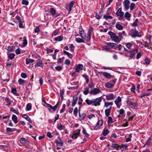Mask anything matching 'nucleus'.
<instances>
[{"mask_svg":"<svg viewBox=\"0 0 152 152\" xmlns=\"http://www.w3.org/2000/svg\"><path fill=\"white\" fill-rule=\"evenodd\" d=\"M118 48V45L114 43L108 42L106 46H104L103 48L107 51H108L111 49H116Z\"/></svg>","mask_w":152,"mask_h":152,"instance_id":"f257e3e1","label":"nucleus"},{"mask_svg":"<svg viewBox=\"0 0 152 152\" xmlns=\"http://www.w3.org/2000/svg\"><path fill=\"white\" fill-rule=\"evenodd\" d=\"M108 34L110 36V38L112 40L116 43H119L121 40V39L116 34L111 31H110L108 33Z\"/></svg>","mask_w":152,"mask_h":152,"instance_id":"f03ea898","label":"nucleus"},{"mask_svg":"<svg viewBox=\"0 0 152 152\" xmlns=\"http://www.w3.org/2000/svg\"><path fill=\"white\" fill-rule=\"evenodd\" d=\"M125 51L127 52L126 53V55L130 58H133L135 54L138 52L137 49H135L131 50L129 51L127 49L124 47Z\"/></svg>","mask_w":152,"mask_h":152,"instance_id":"7ed1b4c3","label":"nucleus"},{"mask_svg":"<svg viewBox=\"0 0 152 152\" xmlns=\"http://www.w3.org/2000/svg\"><path fill=\"white\" fill-rule=\"evenodd\" d=\"M130 34V35L132 37L134 38H135L137 37H142V35L139 32L134 29H131Z\"/></svg>","mask_w":152,"mask_h":152,"instance_id":"20e7f679","label":"nucleus"},{"mask_svg":"<svg viewBox=\"0 0 152 152\" xmlns=\"http://www.w3.org/2000/svg\"><path fill=\"white\" fill-rule=\"evenodd\" d=\"M116 14L117 16H119L118 20H121L123 19V17L124 15V13L122 12V9L119 8L116 11Z\"/></svg>","mask_w":152,"mask_h":152,"instance_id":"39448f33","label":"nucleus"},{"mask_svg":"<svg viewBox=\"0 0 152 152\" xmlns=\"http://www.w3.org/2000/svg\"><path fill=\"white\" fill-rule=\"evenodd\" d=\"M101 92V91L99 88H95L90 91V93L93 95H96Z\"/></svg>","mask_w":152,"mask_h":152,"instance_id":"423d86ee","label":"nucleus"},{"mask_svg":"<svg viewBox=\"0 0 152 152\" xmlns=\"http://www.w3.org/2000/svg\"><path fill=\"white\" fill-rule=\"evenodd\" d=\"M103 124V120H99L96 124L94 128V130H97L100 129Z\"/></svg>","mask_w":152,"mask_h":152,"instance_id":"0eeeda50","label":"nucleus"},{"mask_svg":"<svg viewBox=\"0 0 152 152\" xmlns=\"http://www.w3.org/2000/svg\"><path fill=\"white\" fill-rule=\"evenodd\" d=\"M80 131V129H77L74 131L72 134V138L73 139L77 138L79 135Z\"/></svg>","mask_w":152,"mask_h":152,"instance_id":"6e6552de","label":"nucleus"},{"mask_svg":"<svg viewBox=\"0 0 152 152\" xmlns=\"http://www.w3.org/2000/svg\"><path fill=\"white\" fill-rule=\"evenodd\" d=\"M127 103L130 105L132 109L136 108L137 106V103L132 102L129 99L127 101Z\"/></svg>","mask_w":152,"mask_h":152,"instance_id":"1a4fd4ad","label":"nucleus"},{"mask_svg":"<svg viewBox=\"0 0 152 152\" xmlns=\"http://www.w3.org/2000/svg\"><path fill=\"white\" fill-rule=\"evenodd\" d=\"M130 1L129 0H124L123 2V4L125 9L127 10L129 8Z\"/></svg>","mask_w":152,"mask_h":152,"instance_id":"9d476101","label":"nucleus"},{"mask_svg":"<svg viewBox=\"0 0 152 152\" xmlns=\"http://www.w3.org/2000/svg\"><path fill=\"white\" fill-rule=\"evenodd\" d=\"M102 99L101 97H99L96 98L95 100L93 101V103L94 105L96 106L97 105H99L100 104V102H101Z\"/></svg>","mask_w":152,"mask_h":152,"instance_id":"9b49d317","label":"nucleus"},{"mask_svg":"<svg viewBox=\"0 0 152 152\" xmlns=\"http://www.w3.org/2000/svg\"><path fill=\"white\" fill-rule=\"evenodd\" d=\"M75 2L73 1H71L69 4V5L66 7V9L70 12L72 10V8L73 7Z\"/></svg>","mask_w":152,"mask_h":152,"instance_id":"f8f14e48","label":"nucleus"},{"mask_svg":"<svg viewBox=\"0 0 152 152\" xmlns=\"http://www.w3.org/2000/svg\"><path fill=\"white\" fill-rule=\"evenodd\" d=\"M79 31L80 34L81 38L83 39H85L86 38V34L84 32L83 28H81L80 29V28Z\"/></svg>","mask_w":152,"mask_h":152,"instance_id":"ddd939ff","label":"nucleus"},{"mask_svg":"<svg viewBox=\"0 0 152 152\" xmlns=\"http://www.w3.org/2000/svg\"><path fill=\"white\" fill-rule=\"evenodd\" d=\"M36 64H37L35 65V67H37L38 66L42 67L43 66L42 61L40 59H39L37 60Z\"/></svg>","mask_w":152,"mask_h":152,"instance_id":"4468645a","label":"nucleus"},{"mask_svg":"<svg viewBox=\"0 0 152 152\" xmlns=\"http://www.w3.org/2000/svg\"><path fill=\"white\" fill-rule=\"evenodd\" d=\"M83 65L81 64H79L76 66L75 68V71L77 72H79L80 71L83 69Z\"/></svg>","mask_w":152,"mask_h":152,"instance_id":"2eb2a0df","label":"nucleus"},{"mask_svg":"<svg viewBox=\"0 0 152 152\" xmlns=\"http://www.w3.org/2000/svg\"><path fill=\"white\" fill-rule=\"evenodd\" d=\"M121 97L120 96H118L115 100V104L117 106V107L119 108L120 107L121 105H119L118 103L121 102Z\"/></svg>","mask_w":152,"mask_h":152,"instance_id":"dca6fc26","label":"nucleus"},{"mask_svg":"<svg viewBox=\"0 0 152 152\" xmlns=\"http://www.w3.org/2000/svg\"><path fill=\"white\" fill-rule=\"evenodd\" d=\"M92 28L91 26L88 30L87 38V41H89L90 40L91 35V31L92 29Z\"/></svg>","mask_w":152,"mask_h":152,"instance_id":"f3484780","label":"nucleus"},{"mask_svg":"<svg viewBox=\"0 0 152 152\" xmlns=\"http://www.w3.org/2000/svg\"><path fill=\"white\" fill-rule=\"evenodd\" d=\"M106 99L107 100H113L114 99L115 97L113 94H110L108 95H106Z\"/></svg>","mask_w":152,"mask_h":152,"instance_id":"a211bd4d","label":"nucleus"},{"mask_svg":"<svg viewBox=\"0 0 152 152\" xmlns=\"http://www.w3.org/2000/svg\"><path fill=\"white\" fill-rule=\"evenodd\" d=\"M103 75L106 78L109 79H110V77L113 78L115 77L114 76H112L110 73L106 72H103Z\"/></svg>","mask_w":152,"mask_h":152,"instance_id":"6ab92c4d","label":"nucleus"},{"mask_svg":"<svg viewBox=\"0 0 152 152\" xmlns=\"http://www.w3.org/2000/svg\"><path fill=\"white\" fill-rule=\"evenodd\" d=\"M114 86V84H113V83H110V81L108 82H107L105 84V86L106 88H111L113 87Z\"/></svg>","mask_w":152,"mask_h":152,"instance_id":"aec40b11","label":"nucleus"},{"mask_svg":"<svg viewBox=\"0 0 152 152\" xmlns=\"http://www.w3.org/2000/svg\"><path fill=\"white\" fill-rule=\"evenodd\" d=\"M47 105L49 107L48 108V109L49 111H51L50 109H51L53 110V111H54L56 109L55 106H53L49 104H47Z\"/></svg>","mask_w":152,"mask_h":152,"instance_id":"412c9836","label":"nucleus"},{"mask_svg":"<svg viewBox=\"0 0 152 152\" xmlns=\"http://www.w3.org/2000/svg\"><path fill=\"white\" fill-rule=\"evenodd\" d=\"M63 39V37L61 35L54 38L53 39V41L60 42Z\"/></svg>","mask_w":152,"mask_h":152,"instance_id":"4be33fe9","label":"nucleus"},{"mask_svg":"<svg viewBox=\"0 0 152 152\" xmlns=\"http://www.w3.org/2000/svg\"><path fill=\"white\" fill-rule=\"evenodd\" d=\"M112 109V107H111L110 108L107 109L105 110V115L106 116H108L109 115L110 113L111 112V111Z\"/></svg>","mask_w":152,"mask_h":152,"instance_id":"5701e85b","label":"nucleus"},{"mask_svg":"<svg viewBox=\"0 0 152 152\" xmlns=\"http://www.w3.org/2000/svg\"><path fill=\"white\" fill-rule=\"evenodd\" d=\"M22 116L23 118H25L30 123L32 121L31 119L29 118L28 115L26 114H23Z\"/></svg>","mask_w":152,"mask_h":152,"instance_id":"b1692460","label":"nucleus"},{"mask_svg":"<svg viewBox=\"0 0 152 152\" xmlns=\"http://www.w3.org/2000/svg\"><path fill=\"white\" fill-rule=\"evenodd\" d=\"M115 27L117 29L119 30H121L123 28V26L118 23H117L116 24Z\"/></svg>","mask_w":152,"mask_h":152,"instance_id":"393cba45","label":"nucleus"},{"mask_svg":"<svg viewBox=\"0 0 152 152\" xmlns=\"http://www.w3.org/2000/svg\"><path fill=\"white\" fill-rule=\"evenodd\" d=\"M63 53L64 55H67L69 58H72L73 56L72 54L69 53L68 52H67L64 50L63 51Z\"/></svg>","mask_w":152,"mask_h":152,"instance_id":"a878e982","label":"nucleus"},{"mask_svg":"<svg viewBox=\"0 0 152 152\" xmlns=\"http://www.w3.org/2000/svg\"><path fill=\"white\" fill-rule=\"evenodd\" d=\"M12 119L15 124H17L18 122L17 117L15 115H13L12 117Z\"/></svg>","mask_w":152,"mask_h":152,"instance_id":"bb28decb","label":"nucleus"},{"mask_svg":"<svg viewBox=\"0 0 152 152\" xmlns=\"http://www.w3.org/2000/svg\"><path fill=\"white\" fill-rule=\"evenodd\" d=\"M34 61V60L31 59H28L27 58L26 59V64L27 65L28 64L30 63H33Z\"/></svg>","mask_w":152,"mask_h":152,"instance_id":"cd10ccee","label":"nucleus"},{"mask_svg":"<svg viewBox=\"0 0 152 152\" xmlns=\"http://www.w3.org/2000/svg\"><path fill=\"white\" fill-rule=\"evenodd\" d=\"M78 99L77 97H74L73 98V102L72 104V106L74 107L77 103V100Z\"/></svg>","mask_w":152,"mask_h":152,"instance_id":"c85d7f7f","label":"nucleus"},{"mask_svg":"<svg viewBox=\"0 0 152 152\" xmlns=\"http://www.w3.org/2000/svg\"><path fill=\"white\" fill-rule=\"evenodd\" d=\"M50 13L52 16H54L56 14V11L53 8H51L50 9Z\"/></svg>","mask_w":152,"mask_h":152,"instance_id":"c756f323","label":"nucleus"},{"mask_svg":"<svg viewBox=\"0 0 152 152\" xmlns=\"http://www.w3.org/2000/svg\"><path fill=\"white\" fill-rule=\"evenodd\" d=\"M151 93H145L142 94L141 95H140L139 97L141 98L146 96H149L151 95Z\"/></svg>","mask_w":152,"mask_h":152,"instance_id":"7c9ffc66","label":"nucleus"},{"mask_svg":"<svg viewBox=\"0 0 152 152\" xmlns=\"http://www.w3.org/2000/svg\"><path fill=\"white\" fill-rule=\"evenodd\" d=\"M27 141V140L23 137L21 138L20 140V142L22 144H25Z\"/></svg>","mask_w":152,"mask_h":152,"instance_id":"2f4dec72","label":"nucleus"},{"mask_svg":"<svg viewBox=\"0 0 152 152\" xmlns=\"http://www.w3.org/2000/svg\"><path fill=\"white\" fill-rule=\"evenodd\" d=\"M80 107L79 108V115L80 117V118L82 119H83L85 117H86V114L84 113H83L82 114H81L80 113Z\"/></svg>","mask_w":152,"mask_h":152,"instance_id":"473e14b6","label":"nucleus"},{"mask_svg":"<svg viewBox=\"0 0 152 152\" xmlns=\"http://www.w3.org/2000/svg\"><path fill=\"white\" fill-rule=\"evenodd\" d=\"M31 109V105L30 103H28L26 107V110L27 111H29Z\"/></svg>","mask_w":152,"mask_h":152,"instance_id":"72a5a7b5","label":"nucleus"},{"mask_svg":"<svg viewBox=\"0 0 152 152\" xmlns=\"http://www.w3.org/2000/svg\"><path fill=\"white\" fill-rule=\"evenodd\" d=\"M56 142L57 145L59 146H62L63 143V142H62L61 140L59 141H56Z\"/></svg>","mask_w":152,"mask_h":152,"instance_id":"f704fd0d","label":"nucleus"},{"mask_svg":"<svg viewBox=\"0 0 152 152\" xmlns=\"http://www.w3.org/2000/svg\"><path fill=\"white\" fill-rule=\"evenodd\" d=\"M113 104V102H106L104 103V105L106 107H108L109 105H112Z\"/></svg>","mask_w":152,"mask_h":152,"instance_id":"c9c22d12","label":"nucleus"},{"mask_svg":"<svg viewBox=\"0 0 152 152\" xmlns=\"http://www.w3.org/2000/svg\"><path fill=\"white\" fill-rule=\"evenodd\" d=\"M89 89L88 88L86 87L84 89V90L83 91V94L85 95H87L89 93Z\"/></svg>","mask_w":152,"mask_h":152,"instance_id":"e433bc0d","label":"nucleus"},{"mask_svg":"<svg viewBox=\"0 0 152 152\" xmlns=\"http://www.w3.org/2000/svg\"><path fill=\"white\" fill-rule=\"evenodd\" d=\"M76 41L79 43L81 42H84V41L81 39L79 38H75Z\"/></svg>","mask_w":152,"mask_h":152,"instance_id":"4c0bfd02","label":"nucleus"},{"mask_svg":"<svg viewBox=\"0 0 152 152\" xmlns=\"http://www.w3.org/2000/svg\"><path fill=\"white\" fill-rule=\"evenodd\" d=\"M109 132V131L108 129H105L102 132L104 136H106Z\"/></svg>","mask_w":152,"mask_h":152,"instance_id":"58836bf2","label":"nucleus"},{"mask_svg":"<svg viewBox=\"0 0 152 152\" xmlns=\"http://www.w3.org/2000/svg\"><path fill=\"white\" fill-rule=\"evenodd\" d=\"M126 47L129 49H130L132 46V44L131 43H127L126 45Z\"/></svg>","mask_w":152,"mask_h":152,"instance_id":"ea45409f","label":"nucleus"},{"mask_svg":"<svg viewBox=\"0 0 152 152\" xmlns=\"http://www.w3.org/2000/svg\"><path fill=\"white\" fill-rule=\"evenodd\" d=\"M111 147L115 148H119V146L117 144L112 143L111 145Z\"/></svg>","mask_w":152,"mask_h":152,"instance_id":"a19ab883","label":"nucleus"},{"mask_svg":"<svg viewBox=\"0 0 152 152\" xmlns=\"http://www.w3.org/2000/svg\"><path fill=\"white\" fill-rule=\"evenodd\" d=\"M18 82L19 85H21L25 83V81L21 78H20L18 80Z\"/></svg>","mask_w":152,"mask_h":152,"instance_id":"79ce46f5","label":"nucleus"},{"mask_svg":"<svg viewBox=\"0 0 152 152\" xmlns=\"http://www.w3.org/2000/svg\"><path fill=\"white\" fill-rule=\"evenodd\" d=\"M14 47L13 46H8L7 49V50L10 52H12L14 51Z\"/></svg>","mask_w":152,"mask_h":152,"instance_id":"37998d69","label":"nucleus"},{"mask_svg":"<svg viewBox=\"0 0 152 152\" xmlns=\"http://www.w3.org/2000/svg\"><path fill=\"white\" fill-rule=\"evenodd\" d=\"M138 21V19L137 18L135 19L134 22L132 24V26H137V22Z\"/></svg>","mask_w":152,"mask_h":152,"instance_id":"c03bdc74","label":"nucleus"},{"mask_svg":"<svg viewBox=\"0 0 152 152\" xmlns=\"http://www.w3.org/2000/svg\"><path fill=\"white\" fill-rule=\"evenodd\" d=\"M103 18L106 20H107L108 19H112L113 18V17L110 15L107 16L106 15H104L103 16Z\"/></svg>","mask_w":152,"mask_h":152,"instance_id":"a18cd8bd","label":"nucleus"},{"mask_svg":"<svg viewBox=\"0 0 152 152\" xmlns=\"http://www.w3.org/2000/svg\"><path fill=\"white\" fill-rule=\"evenodd\" d=\"M17 129H12L10 128H7L6 130L7 132H10L16 131Z\"/></svg>","mask_w":152,"mask_h":152,"instance_id":"49530a36","label":"nucleus"},{"mask_svg":"<svg viewBox=\"0 0 152 152\" xmlns=\"http://www.w3.org/2000/svg\"><path fill=\"white\" fill-rule=\"evenodd\" d=\"M82 132L85 135L86 137H88L89 136V134L86 132V131L85 129H83L82 130Z\"/></svg>","mask_w":152,"mask_h":152,"instance_id":"de8ad7c7","label":"nucleus"},{"mask_svg":"<svg viewBox=\"0 0 152 152\" xmlns=\"http://www.w3.org/2000/svg\"><path fill=\"white\" fill-rule=\"evenodd\" d=\"M66 104H64L63 105V107H62V108L60 110V113H63V112H64V111L65 110V109H66V108H65V107H66Z\"/></svg>","mask_w":152,"mask_h":152,"instance_id":"09e8293b","label":"nucleus"},{"mask_svg":"<svg viewBox=\"0 0 152 152\" xmlns=\"http://www.w3.org/2000/svg\"><path fill=\"white\" fill-rule=\"evenodd\" d=\"M86 102L88 104L90 105L93 103L94 101L92 100L87 99L86 100Z\"/></svg>","mask_w":152,"mask_h":152,"instance_id":"8fccbe9b","label":"nucleus"},{"mask_svg":"<svg viewBox=\"0 0 152 152\" xmlns=\"http://www.w3.org/2000/svg\"><path fill=\"white\" fill-rule=\"evenodd\" d=\"M124 17L127 18H130L131 17V15L128 12H126L125 13Z\"/></svg>","mask_w":152,"mask_h":152,"instance_id":"3c124183","label":"nucleus"},{"mask_svg":"<svg viewBox=\"0 0 152 152\" xmlns=\"http://www.w3.org/2000/svg\"><path fill=\"white\" fill-rule=\"evenodd\" d=\"M15 54L14 53H10L9 56V58L10 59L12 60L13 59L15 56Z\"/></svg>","mask_w":152,"mask_h":152,"instance_id":"603ef678","label":"nucleus"},{"mask_svg":"<svg viewBox=\"0 0 152 152\" xmlns=\"http://www.w3.org/2000/svg\"><path fill=\"white\" fill-rule=\"evenodd\" d=\"M57 128L59 130H61L64 129V127L61 124H60L57 126Z\"/></svg>","mask_w":152,"mask_h":152,"instance_id":"864d4df0","label":"nucleus"},{"mask_svg":"<svg viewBox=\"0 0 152 152\" xmlns=\"http://www.w3.org/2000/svg\"><path fill=\"white\" fill-rule=\"evenodd\" d=\"M70 48H71L70 51L73 52L74 51L75 47L73 44H71L70 45Z\"/></svg>","mask_w":152,"mask_h":152,"instance_id":"5fc2aeb1","label":"nucleus"},{"mask_svg":"<svg viewBox=\"0 0 152 152\" xmlns=\"http://www.w3.org/2000/svg\"><path fill=\"white\" fill-rule=\"evenodd\" d=\"M132 134H130L129 135V137L126 138V141L127 142L130 141L131 140V138L132 137Z\"/></svg>","mask_w":152,"mask_h":152,"instance_id":"6e6d98bb","label":"nucleus"},{"mask_svg":"<svg viewBox=\"0 0 152 152\" xmlns=\"http://www.w3.org/2000/svg\"><path fill=\"white\" fill-rule=\"evenodd\" d=\"M135 4L134 3H132L131 4L130 6V10H132L134 9V7L135 6Z\"/></svg>","mask_w":152,"mask_h":152,"instance_id":"4d7b16f0","label":"nucleus"},{"mask_svg":"<svg viewBox=\"0 0 152 152\" xmlns=\"http://www.w3.org/2000/svg\"><path fill=\"white\" fill-rule=\"evenodd\" d=\"M22 3L23 4H24L25 5L27 6L28 5L29 2L28 1L23 0L22 1Z\"/></svg>","mask_w":152,"mask_h":152,"instance_id":"13d9d810","label":"nucleus"},{"mask_svg":"<svg viewBox=\"0 0 152 152\" xmlns=\"http://www.w3.org/2000/svg\"><path fill=\"white\" fill-rule=\"evenodd\" d=\"M64 93V91L63 90H61L60 92V95L62 100H63L64 99L63 94Z\"/></svg>","mask_w":152,"mask_h":152,"instance_id":"bf43d9fd","label":"nucleus"},{"mask_svg":"<svg viewBox=\"0 0 152 152\" xmlns=\"http://www.w3.org/2000/svg\"><path fill=\"white\" fill-rule=\"evenodd\" d=\"M78 113V109L77 107H75L73 112V114L75 115H77Z\"/></svg>","mask_w":152,"mask_h":152,"instance_id":"052dcab7","label":"nucleus"},{"mask_svg":"<svg viewBox=\"0 0 152 152\" xmlns=\"http://www.w3.org/2000/svg\"><path fill=\"white\" fill-rule=\"evenodd\" d=\"M142 55V54L140 52L137 53V54L136 56V58L138 59H139L141 57Z\"/></svg>","mask_w":152,"mask_h":152,"instance_id":"680f3d73","label":"nucleus"},{"mask_svg":"<svg viewBox=\"0 0 152 152\" xmlns=\"http://www.w3.org/2000/svg\"><path fill=\"white\" fill-rule=\"evenodd\" d=\"M102 15H100L97 13H96L95 15L96 18L98 20H99L102 18Z\"/></svg>","mask_w":152,"mask_h":152,"instance_id":"e2e57ef3","label":"nucleus"},{"mask_svg":"<svg viewBox=\"0 0 152 152\" xmlns=\"http://www.w3.org/2000/svg\"><path fill=\"white\" fill-rule=\"evenodd\" d=\"M55 69L58 71H60L62 69V67L61 66H57L55 67Z\"/></svg>","mask_w":152,"mask_h":152,"instance_id":"0e129e2a","label":"nucleus"},{"mask_svg":"<svg viewBox=\"0 0 152 152\" xmlns=\"http://www.w3.org/2000/svg\"><path fill=\"white\" fill-rule=\"evenodd\" d=\"M21 76L22 77L24 78H26L27 77L26 74L23 72L21 74Z\"/></svg>","mask_w":152,"mask_h":152,"instance_id":"69168bd1","label":"nucleus"},{"mask_svg":"<svg viewBox=\"0 0 152 152\" xmlns=\"http://www.w3.org/2000/svg\"><path fill=\"white\" fill-rule=\"evenodd\" d=\"M70 61L69 59H66L65 60V64L67 65H69L70 64Z\"/></svg>","mask_w":152,"mask_h":152,"instance_id":"338daca9","label":"nucleus"},{"mask_svg":"<svg viewBox=\"0 0 152 152\" xmlns=\"http://www.w3.org/2000/svg\"><path fill=\"white\" fill-rule=\"evenodd\" d=\"M47 136L50 138H52L53 136L52 135L51 133L50 132H48L47 133Z\"/></svg>","mask_w":152,"mask_h":152,"instance_id":"774afa93","label":"nucleus"}]
</instances>
